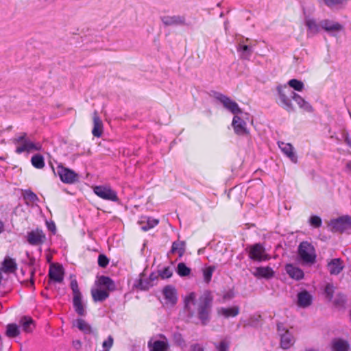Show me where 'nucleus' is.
<instances>
[{"instance_id": "nucleus-21", "label": "nucleus", "mask_w": 351, "mask_h": 351, "mask_svg": "<svg viewBox=\"0 0 351 351\" xmlns=\"http://www.w3.org/2000/svg\"><path fill=\"white\" fill-rule=\"evenodd\" d=\"M147 347L149 351H168L169 350V345L167 341L156 340L152 341H149Z\"/></svg>"}, {"instance_id": "nucleus-1", "label": "nucleus", "mask_w": 351, "mask_h": 351, "mask_svg": "<svg viewBox=\"0 0 351 351\" xmlns=\"http://www.w3.org/2000/svg\"><path fill=\"white\" fill-rule=\"evenodd\" d=\"M213 297L209 292H205L198 298L195 292H191L184 298V311L188 318L197 316L203 326L210 321Z\"/></svg>"}, {"instance_id": "nucleus-3", "label": "nucleus", "mask_w": 351, "mask_h": 351, "mask_svg": "<svg viewBox=\"0 0 351 351\" xmlns=\"http://www.w3.org/2000/svg\"><path fill=\"white\" fill-rule=\"evenodd\" d=\"M276 89L278 93L277 104L287 112H293L294 107L290 98L292 99V94L294 92L288 88L286 85L278 86Z\"/></svg>"}, {"instance_id": "nucleus-11", "label": "nucleus", "mask_w": 351, "mask_h": 351, "mask_svg": "<svg viewBox=\"0 0 351 351\" xmlns=\"http://www.w3.org/2000/svg\"><path fill=\"white\" fill-rule=\"evenodd\" d=\"M165 303L171 306H174L178 302V293L176 288L172 285H167L162 289Z\"/></svg>"}, {"instance_id": "nucleus-35", "label": "nucleus", "mask_w": 351, "mask_h": 351, "mask_svg": "<svg viewBox=\"0 0 351 351\" xmlns=\"http://www.w3.org/2000/svg\"><path fill=\"white\" fill-rule=\"evenodd\" d=\"M73 303L76 313L80 315H84L85 310L82 301V295L73 296Z\"/></svg>"}, {"instance_id": "nucleus-10", "label": "nucleus", "mask_w": 351, "mask_h": 351, "mask_svg": "<svg viewBox=\"0 0 351 351\" xmlns=\"http://www.w3.org/2000/svg\"><path fill=\"white\" fill-rule=\"evenodd\" d=\"M64 269L59 264H53L50 265L48 276L51 280L60 283L64 280Z\"/></svg>"}, {"instance_id": "nucleus-19", "label": "nucleus", "mask_w": 351, "mask_h": 351, "mask_svg": "<svg viewBox=\"0 0 351 351\" xmlns=\"http://www.w3.org/2000/svg\"><path fill=\"white\" fill-rule=\"evenodd\" d=\"M41 149V145L40 144H35L29 139H27L21 145H19L16 148V153L18 154H21L25 152H30L32 150H40Z\"/></svg>"}, {"instance_id": "nucleus-9", "label": "nucleus", "mask_w": 351, "mask_h": 351, "mask_svg": "<svg viewBox=\"0 0 351 351\" xmlns=\"http://www.w3.org/2000/svg\"><path fill=\"white\" fill-rule=\"evenodd\" d=\"M255 44H252L249 38L241 39L239 40L237 50L240 53V56L243 59H249L253 53Z\"/></svg>"}, {"instance_id": "nucleus-8", "label": "nucleus", "mask_w": 351, "mask_h": 351, "mask_svg": "<svg viewBox=\"0 0 351 351\" xmlns=\"http://www.w3.org/2000/svg\"><path fill=\"white\" fill-rule=\"evenodd\" d=\"M26 239L31 245H41L45 243L46 234L42 229L36 228L27 233Z\"/></svg>"}, {"instance_id": "nucleus-56", "label": "nucleus", "mask_w": 351, "mask_h": 351, "mask_svg": "<svg viewBox=\"0 0 351 351\" xmlns=\"http://www.w3.org/2000/svg\"><path fill=\"white\" fill-rule=\"evenodd\" d=\"M277 328L278 331L280 332V334L285 333V330H283V328H285L282 323H278L277 324Z\"/></svg>"}, {"instance_id": "nucleus-47", "label": "nucleus", "mask_w": 351, "mask_h": 351, "mask_svg": "<svg viewBox=\"0 0 351 351\" xmlns=\"http://www.w3.org/2000/svg\"><path fill=\"white\" fill-rule=\"evenodd\" d=\"M309 222L314 228H319L322 223L321 218L317 215L311 216Z\"/></svg>"}, {"instance_id": "nucleus-23", "label": "nucleus", "mask_w": 351, "mask_h": 351, "mask_svg": "<svg viewBox=\"0 0 351 351\" xmlns=\"http://www.w3.org/2000/svg\"><path fill=\"white\" fill-rule=\"evenodd\" d=\"M292 99L298 104L299 108L303 111L306 112H312L313 111L312 106L300 95L293 93L292 94Z\"/></svg>"}, {"instance_id": "nucleus-42", "label": "nucleus", "mask_w": 351, "mask_h": 351, "mask_svg": "<svg viewBox=\"0 0 351 351\" xmlns=\"http://www.w3.org/2000/svg\"><path fill=\"white\" fill-rule=\"evenodd\" d=\"M215 267L210 266L203 269L204 280L206 283L210 282Z\"/></svg>"}, {"instance_id": "nucleus-30", "label": "nucleus", "mask_w": 351, "mask_h": 351, "mask_svg": "<svg viewBox=\"0 0 351 351\" xmlns=\"http://www.w3.org/2000/svg\"><path fill=\"white\" fill-rule=\"evenodd\" d=\"M98 285L106 288L105 290L112 291L115 289V285L113 280L108 276H101L98 279Z\"/></svg>"}, {"instance_id": "nucleus-13", "label": "nucleus", "mask_w": 351, "mask_h": 351, "mask_svg": "<svg viewBox=\"0 0 351 351\" xmlns=\"http://www.w3.org/2000/svg\"><path fill=\"white\" fill-rule=\"evenodd\" d=\"M232 125L233 130L237 135L243 136L248 134L246 122L240 117L234 115L232 119Z\"/></svg>"}, {"instance_id": "nucleus-31", "label": "nucleus", "mask_w": 351, "mask_h": 351, "mask_svg": "<svg viewBox=\"0 0 351 351\" xmlns=\"http://www.w3.org/2000/svg\"><path fill=\"white\" fill-rule=\"evenodd\" d=\"M91 295L94 302H103L109 297L107 290L96 289L91 291Z\"/></svg>"}, {"instance_id": "nucleus-6", "label": "nucleus", "mask_w": 351, "mask_h": 351, "mask_svg": "<svg viewBox=\"0 0 351 351\" xmlns=\"http://www.w3.org/2000/svg\"><path fill=\"white\" fill-rule=\"evenodd\" d=\"M94 193L99 198L117 202L119 201L117 193L109 185H98L93 187Z\"/></svg>"}, {"instance_id": "nucleus-41", "label": "nucleus", "mask_w": 351, "mask_h": 351, "mask_svg": "<svg viewBox=\"0 0 351 351\" xmlns=\"http://www.w3.org/2000/svg\"><path fill=\"white\" fill-rule=\"evenodd\" d=\"M288 84L290 87L297 91H302L304 87L303 82L297 79L290 80L288 82Z\"/></svg>"}, {"instance_id": "nucleus-25", "label": "nucleus", "mask_w": 351, "mask_h": 351, "mask_svg": "<svg viewBox=\"0 0 351 351\" xmlns=\"http://www.w3.org/2000/svg\"><path fill=\"white\" fill-rule=\"evenodd\" d=\"M321 27L326 32H339L343 29L342 25L337 22H332L330 20L325 19L320 22Z\"/></svg>"}, {"instance_id": "nucleus-33", "label": "nucleus", "mask_w": 351, "mask_h": 351, "mask_svg": "<svg viewBox=\"0 0 351 351\" xmlns=\"http://www.w3.org/2000/svg\"><path fill=\"white\" fill-rule=\"evenodd\" d=\"M185 246L186 243L184 241L177 240L172 243L171 253H177L181 257L185 252Z\"/></svg>"}, {"instance_id": "nucleus-52", "label": "nucleus", "mask_w": 351, "mask_h": 351, "mask_svg": "<svg viewBox=\"0 0 351 351\" xmlns=\"http://www.w3.org/2000/svg\"><path fill=\"white\" fill-rule=\"evenodd\" d=\"M27 138V134L23 132L21 133L19 136L14 138L13 142L15 144H20L23 143L25 141H26Z\"/></svg>"}, {"instance_id": "nucleus-7", "label": "nucleus", "mask_w": 351, "mask_h": 351, "mask_svg": "<svg viewBox=\"0 0 351 351\" xmlns=\"http://www.w3.org/2000/svg\"><path fill=\"white\" fill-rule=\"evenodd\" d=\"M215 97L223 104L225 108L228 110L232 114L237 115L242 112V110L237 103L232 100L228 96L219 93H216Z\"/></svg>"}, {"instance_id": "nucleus-29", "label": "nucleus", "mask_w": 351, "mask_h": 351, "mask_svg": "<svg viewBox=\"0 0 351 351\" xmlns=\"http://www.w3.org/2000/svg\"><path fill=\"white\" fill-rule=\"evenodd\" d=\"M159 223V220L148 217H143L139 221V223L141 225V228L143 231H147L155 226Z\"/></svg>"}, {"instance_id": "nucleus-36", "label": "nucleus", "mask_w": 351, "mask_h": 351, "mask_svg": "<svg viewBox=\"0 0 351 351\" xmlns=\"http://www.w3.org/2000/svg\"><path fill=\"white\" fill-rule=\"evenodd\" d=\"M76 326L80 330L82 331L85 334H91L93 332V330L90 325L82 319H78L76 320Z\"/></svg>"}, {"instance_id": "nucleus-15", "label": "nucleus", "mask_w": 351, "mask_h": 351, "mask_svg": "<svg viewBox=\"0 0 351 351\" xmlns=\"http://www.w3.org/2000/svg\"><path fill=\"white\" fill-rule=\"evenodd\" d=\"M160 19L165 26L186 25V18L184 16H162Z\"/></svg>"}, {"instance_id": "nucleus-24", "label": "nucleus", "mask_w": 351, "mask_h": 351, "mask_svg": "<svg viewBox=\"0 0 351 351\" xmlns=\"http://www.w3.org/2000/svg\"><path fill=\"white\" fill-rule=\"evenodd\" d=\"M285 270L290 278L296 280L302 279L304 276L303 271L292 264H287L285 266Z\"/></svg>"}, {"instance_id": "nucleus-34", "label": "nucleus", "mask_w": 351, "mask_h": 351, "mask_svg": "<svg viewBox=\"0 0 351 351\" xmlns=\"http://www.w3.org/2000/svg\"><path fill=\"white\" fill-rule=\"evenodd\" d=\"M305 25L311 34L314 35L319 33L320 24L319 25L314 19L306 18Z\"/></svg>"}, {"instance_id": "nucleus-12", "label": "nucleus", "mask_w": 351, "mask_h": 351, "mask_svg": "<svg viewBox=\"0 0 351 351\" xmlns=\"http://www.w3.org/2000/svg\"><path fill=\"white\" fill-rule=\"evenodd\" d=\"M332 228L335 232H342L351 226V218L344 216L331 221Z\"/></svg>"}, {"instance_id": "nucleus-26", "label": "nucleus", "mask_w": 351, "mask_h": 351, "mask_svg": "<svg viewBox=\"0 0 351 351\" xmlns=\"http://www.w3.org/2000/svg\"><path fill=\"white\" fill-rule=\"evenodd\" d=\"M239 311L240 308L238 306L228 308L221 307L217 309V313L219 315H221L225 318H229L237 316L239 313Z\"/></svg>"}, {"instance_id": "nucleus-16", "label": "nucleus", "mask_w": 351, "mask_h": 351, "mask_svg": "<svg viewBox=\"0 0 351 351\" xmlns=\"http://www.w3.org/2000/svg\"><path fill=\"white\" fill-rule=\"evenodd\" d=\"M327 268L330 275H338L343 269V261L340 258H333L327 263Z\"/></svg>"}, {"instance_id": "nucleus-55", "label": "nucleus", "mask_w": 351, "mask_h": 351, "mask_svg": "<svg viewBox=\"0 0 351 351\" xmlns=\"http://www.w3.org/2000/svg\"><path fill=\"white\" fill-rule=\"evenodd\" d=\"M191 351H204V349L199 344H194L191 346Z\"/></svg>"}, {"instance_id": "nucleus-58", "label": "nucleus", "mask_w": 351, "mask_h": 351, "mask_svg": "<svg viewBox=\"0 0 351 351\" xmlns=\"http://www.w3.org/2000/svg\"><path fill=\"white\" fill-rule=\"evenodd\" d=\"M149 278H150L151 280H154L153 274L150 275Z\"/></svg>"}, {"instance_id": "nucleus-49", "label": "nucleus", "mask_w": 351, "mask_h": 351, "mask_svg": "<svg viewBox=\"0 0 351 351\" xmlns=\"http://www.w3.org/2000/svg\"><path fill=\"white\" fill-rule=\"evenodd\" d=\"M152 286L150 285L149 282L147 280H143L142 277H141L138 280L137 287L141 290H147L149 288Z\"/></svg>"}, {"instance_id": "nucleus-20", "label": "nucleus", "mask_w": 351, "mask_h": 351, "mask_svg": "<svg viewBox=\"0 0 351 351\" xmlns=\"http://www.w3.org/2000/svg\"><path fill=\"white\" fill-rule=\"evenodd\" d=\"M331 351H349L350 344L348 341L341 338H335L331 341Z\"/></svg>"}, {"instance_id": "nucleus-17", "label": "nucleus", "mask_w": 351, "mask_h": 351, "mask_svg": "<svg viewBox=\"0 0 351 351\" xmlns=\"http://www.w3.org/2000/svg\"><path fill=\"white\" fill-rule=\"evenodd\" d=\"M275 272L269 266L257 267L252 272V275L257 278L271 279L274 276Z\"/></svg>"}, {"instance_id": "nucleus-18", "label": "nucleus", "mask_w": 351, "mask_h": 351, "mask_svg": "<svg viewBox=\"0 0 351 351\" xmlns=\"http://www.w3.org/2000/svg\"><path fill=\"white\" fill-rule=\"evenodd\" d=\"M93 128L92 129V134L97 138L102 136L104 132V125L97 111L93 114Z\"/></svg>"}, {"instance_id": "nucleus-37", "label": "nucleus", "mask_w": 351, "mask_h": 351, "mask_svg": "<svg viewBox=\"0 0 351 351\" xmlns=\"http://www.w3.org/2000/svg\"><path fill=\"white\" fill-rule=\"evenodd\" d=\"M19 328L16 324H8L6 326L5 335L7 337L14 338L19 335Z\"/></svg>"}, {"instance_id": "nucleus-51", "label": "nucleus", "mask_w": 351, "mask_h": 351, "mask_svg": "<svg viewBox=\"0 0 351 351\" xmlns=\"http://www.w3.org/2000/svg\"><path fill=\"white\" fill-rule=\"evenodd\" d=\"M346 302V296L343 294H338L337 298L334 300L336 306H342Z\"/></svg>"}, {"instance_id": "nucleus-45", "label": "nucleus", "mask_w": 351, "mask_h": 351, "mask_svg": "<svg viewBox=\"0 0 351 351\" xmlns=\"http://www.w3.org/2000/svg\"><path fill=\"white\" fill-rule=\"evenodd\" d=\"M97 262L99 267L106 268L109 264V259L105 254H101L98 256Z\"/></svg>"}, {"instance_id": "nucleus-46", "label": "nucleus", "mask_w": 351, "mask_h": 351, "mask_svg": "<svg viewBox=\"0 0 351 351\" xmlns=\"http://www.w3.org/2000/svg\"><path fill=\"white\" fill-rule=\"evenodd\" d=\"M172 274V271L169 267H166L159 271V276L162 279L169 278Z\"/></svg>"}, {"instance_id": "nucleus-50", "label": "nucleus", "mask_w": 351, "mask_h": 351, "mask_svg": "<svg viewBox=\"0 0 351 351\" xmlns=\"http://www.w3.org/2000/svg\"><path fill=\"white\" fill-rule=\"evenodd\" d=\"M71 289H72L73 296L82 295L79 289L78 284L76 280H71Z\"/></svg>"}, {"instance_id": "nucleus-38", "label": "nucleus", "mask_w": 351, "mask_h": 351, "mask_svg": "<svg viewBox=\"0 0 351 351\" xmlns=\"http://www.w3.org/2000/svg\"><path fill=\"white\" fill-rule=\"evenodd\" d=\"M23 196L27 204H34L39 200L36 194L31 190H25L23 192Z\"/></svg>"}, {"instance_id": "nucleus-39", "label": "nucleus", "mask_w": 351, "mask_h": 351, "mask_svg": "<svg viewBox=\"0 0 351 351\" xmlns=\"http://www.w3.org/2000/svg\"><path fill=\"white\" fill-rule=\"evenodd\" d=\"M31 162L33 167L36 169H43L45 167L44 158L40 154L34 155L31 158Z\"/></svg>"}, {"instance_id": "nucleus-59", "label": "nucleus", "mask_w": 351, "mask_h": 351, "mask_svg": "<svg viewBox=\"0 0 351 351\" xmlns=\"http://www.w3.org/2000/svg\"><path fill=\"white\" fill-rule=\"evenodd\" d=\"M53 171L55 173V169L52 167Z\"/></svg>"}, {"instance_id": "nucleus-57", "label": "nucleus", "mask_w": 351, "mask_h": 351, "mask_svg": "<svg viewBox=\"0 0 351 351\" xmlns=\"http://www.w3.org/2000/svg\"><path fill=\"white\" fill-rule=\"evenodd\" d=\"M4 223L0 220V234L4 231Z\"/></svg>"}, {"instance_id": "nucleus-2", "label": "nucleus", "mask_w": 351, "mask_h": 351, "mask_svg": "<svg viewBox=\"0 0 351 351\" xmlns=\"http://www.w3.org/2000/svg\"><path fill=\"white\" fill-rule=\"evenodd\" d=\"M298 254L304 265H312L316 262L317 254L315 247L308 241L300 243Z\"/></svg>"}, {"instance_id": "nucleus-27", "label": "nucleus", "mask_w": 351, "mask_h": 351, "mask_svg": "<svg viewBox=\"0 0 351 351\" xmlns=\"http://www.w3.org/2000/svg\"><path fill=\"white\" fill-rule=\"evenodd\" d=\"M19 324L23 331L26 333L32 332L35 328V324L33 319L29 316H23L21 318Z\"/></svg>"}, {"instance_id": "nucleus-40", "label": "nucleus", "mask_w": 351, "mask_h": 351, "mask_svg": "<svg viewBox=\"0 0 351 351\" xmlns=\"http://www.w3.org/2000/svg\"><path fill=\"white\" fill-rule=\"evenodd\" d=\"M177 272L180 276H187L191 273V269L185 263H180L178 265Z\"/></svg>"}, {"instance_id": "nucleus-44", "label": "nucleus", "mask_w": 351, "mask_h": 351, "mask_svg": "<svg viewBox=\"0 0 351 351\" xmlns=\"http://www.w3.org/2000/svg\"><path fill=\"white\" fill-rule=\"evenodd\" d=\"M324 3L330 8L336 5H342L347 3V0H323Z\"/></svg>"}, {"instance_id": "nucleus-28", "label": "nucleus", "mask_w": 351, "mask_h": 351, "mask_svg": "<svg viewBox=\"0 0 351 351\" xmlns=\"http://www.w3.org/2000/svg\"><path fill=\"white\" fill-rule=\"evenodd\" d=\"M279 147L282 152L294 163L298 161L297 156L293 152V147L290 143H281Z\"/></svg>"}, {"instance_id": "nucleus-32", "label": "nucleus", "mask_w": 351, "mask_h": 351, "mask_svg": "<svg viewBox=\"0 0 351 351\" xmlns=\"http://www.w3.org/2000/svg\"><path fill=\"white\" fill-rule=\"evenodd\" d=\"M298 304L302 307L308 306L311 304V295L306 291L299 293L298 295Z\"/></svg>"}, {"instance_id": "nucleus-4", "label": "nucleus", "mask_w": 351, "mask_h": 351, "mask_svg": "<svg viewBox=\"0 0 351 351\" xmlns=\"http://www.w3.org/2000/svg\"><path fill=\"white\" fill-rule=\"evenodd\" d=\"M245 251L247 252L249 258L253 261L263 262L271 258L263 245L260 243L247 245Z\"/></svg>"}, {"instance_id": "nucleus-22", "label": "nucleus", "mask_w": 351, "mask_h": 351, "mask_svg": "<svg viewBox=\"0 0 351 351\" xmlns=\"http://www.w3.org/2000/svg\"><path fill=\"white\" fill-rule=\"evenodd\" d=\"M283 330H285V333L281 334L280 336V346L282 348L287 350L293 345L295 339L287 329L283 328Z\"/></svg>"}, {"instance_id": "nucleus-53", "label": "nucleus", "mask_w": 351, "mask_h": 351, "mask_svg": "<svg viewBox=\"0 0 351 351\" xmlns=\"http://www.w3.org/2000/svg\"><path fill=\"white\" fill-rule=\"evenodd\" d=\"M217 348L218 351H228V346L225 341H221Z\"/></svg>"}, {"instance_id": "nucleus-54", "label": "nucleus", "mask_w": 351, "mask_h": 351, "mask_svg": "<svg viewBox=\"0 0 351 351\" xmlns=\"http://www.w3.org/2000/svg\"><path fill=\"white\" fill-rule=\"evenodd\" d=\"M34 275V271L33 270H32L30 271V276H31L30 280L25 282L26 286L31 287L33 289L34 288V278H33Z\"/></svg>"}, {"instance_id": "nucleus-14", "label": "nucleus", "mask_w": 351, "mask_h": 351, "mask_svg": "<svg viewBox=\"0 0 351 351\" xmlns=\"http://www.w3.org/2000/svg\"><path fill=\"white\" fill-rule=\"evenodd\" d=\"M18 265L14 258L10 256H5L1 263L0 271L4 274H14L17 270Z\"/></svg>"}, {"instance_id": "nucleus-5", "label": "nucleus", "mask_w": 351, "mask_h": 351, "mask_svg": "<svg viewBox=\"0 0 351 351\" xmlns=\"http://www.w3.org/2000/svg\"><path fill=\"white\" fill-rule=\"evenodd\" d=\"M56 173L64 184H71L79 181V175L73 170L64 167L61 163L56 167Z\"/></svg>"}, {"instance_id": "nucleus-43", "label": "nucleus", "mask_w": 351, "mask_h": 351, "mask_svg": "<svg viewBox=\"0 0 351 351\" xmlns=\"http://www.w3.org/2000/svg\"><path fill=\"white\" fill-rule=\"evenodd\" d=\"M326 298L330 301L333 298L335 293V287L332 284L328 283L325 287L324 290Z\"/></svg>"}, {"instance_id": "nucleus-48", "label": "nucleus", "mask_w": 351, "mask_h": 351, "mask_svg": "<svg viewBox=\"0 0 351 351\" xmlns=\"http://www.w3.org/2000/svg\"><path fill=\"white\" fill-rule=\"evenodd\" d=\"M114 343V339L112 336H109L106 340H105L102 343V347L104 349V351H109L110 348L112 347Z\"/></svg>"}]
</instances>
